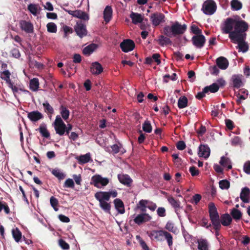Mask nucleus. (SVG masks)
<instances>
[{"instance_id": "f257e3e1", "label": "nucleus", "mask_w": 250, "mask_h": 250, "mask_svg": "<svg viewBox=\"0 0 250 250\" xmlns=\"http://www.w3.org/2000/svg\"><path fill=\"white\" fill-rule=\"evenodd\" d=\"M187 30V24H181L178 21H176L171 26L167 25L165 26L163 33L165 35L170 38L183 35Z\"/></svg>"}, {"instance_id": "f03ea898", "label": "nucleus", "mask_w": 250, "mask_h": 250, "mask_svg": "<svg viewBox=\"0 0 250 250\" xmlns=\"http://www.w3.org/2000/svg\"><path fill=\"white\" fill-rule=\"evenodd\" d=\"M249 25L243 20L236 21L235 22L234 30L229 35V39L246 36L245 32L248 30Z\"/></svg>"}, {"instance_id": "7ed1b4c3", "label": "nucleus", "mask_w": 250, "mask_h": 250, "mask_svg": "<svg viewBox=\"0 0 250 250\" xmlns=\"http://www.w3.org/2000/svg\"><path fill=\"white\" fill-rule=\"evenodd\" d=\"M6 81V83L8 86L12 89V91L16 97V94L18 91L23 92L25 94H29L30 92L24 89V86L19 81L15 80L12 81V79H4Z\"/></svg>"}, {"instance_id": "20e7f679", "label": "nucleus", "mask_w": 250, "mask_h": 250, "mask_svg": "<svg viewBox=\"0 0 250 250\" xmlns=\"http://www.w3.org/2000/svg\"><path fill=\"white\" fill-rule=\"evenodd\" d=\"M217 5L213 0H207L203 4L202 11L206 15H211L216 11Z\"/></svg>"}, {"instance_id": "39448f33", "label": "nucleus", "mask_w": 250, "mask_h": 250, "mask_svg": "<svg viewBox=\"0 0 250 250\" xmlns=\"http://www.w3.org/2000/svg\"><path fill=\"white\" fill-rule=\"evenodd\" d=\"M56 133L62 136L64 134L65 129H66V125L62 121L60 115L56 117L55 120L53 124Z\"/></svg>"}, {"instance_id": "423d86ee", "label": "nucleus", "mask_w": 250, "mask_h": 250, "mask_svg": "<svg viewBox=\"0 0 250 250\" xmlns=\"http://www.w3.org/2000/svg\"><path fill=\"white\" fill-rule=\"evenodd\" d=\"M109 182V179L104 178L101 175L96 174L91 178L90 185H93L97 188L106 186Z\"/></svg>"}, {"instance_id": "0eeeda50", "label": "nucleus", "mask_w": 250, "mask_h": 250, "mask_svg": "<svg viewBox=\"0 0 250 250\" xmlns=\"http://www.w3.org/2000/svg\"><path fill=\"white\" fill-rule=\"evenodd\" d=\"M95 198L99 202L100 207L106 213L110 214L111 204L107 202L109 200H106L103 197V195L100 194L99 191L94 195Z\"/></svg>"}, {"instance_id": "6e6552de", "label": "nucleus", "mask_w": 250, "mask_h": 250, "mask_svg": "<svg viewBox=\"0 0 250 250\" xmlns=\"http://www.w3.org/2000/svg\"><path fill=\"white\" fill-rule=\"evenodd\" d=\"M246 36L241 37L235 38L230 39L233 43L237 42L238 45L237 47L239 48V51L246 52L249 50V45L247 42H245Z\"/></svg>"}, {"instance_id": "1a4fd4ad", "label": "nucleus", "mask_w": 250, "mask_h": 250, "mask_svg": "<svg viewBox=\"0 0 250 250\" xmlns=\"http://www.w3.org/2000/svg\"><path fill=\"white\" fill-rule=\"evenodd\" d=\"M208 212L211 223L216 224V222L220 221L219 216L217 211L216 208L214 204L212 202H210L208 204Z\"/></svg>"}, {"instance_id": "9d476101", "label": "nucleus", "mask_w": 250, "mask_h": 250, "mask_svg": "<svg viewBox=\"0 0 250 250\" xmlns=\"http://www.w3.org/2000/svg\"><path fill=\"white\" fill-rule=\"evenodd\" d=\"M236 20L231 18H227L224 23V26L222 28L223 33L225 34H230L233 27H234L235 22Z\"/></svg>"}, {"instance_id": "9b49d317", "label": "nucleus", "mask_w": 250, "mask_h": 250, "mask_svg": "<svg viewBox=\"0 0 250 250\" xmlns=\"http://www.w3.org/2000/svg\"><path fill=\"white\" fill-rule=\"evenodd\" d=\"M74 29L80 38L86 36L87 34L86 25L82 21L77 22L74 26Z\"/></svg>"}, {"instance_id": "f8f14e48", "label": "nucleus", "mask_w": 250, "mask_h": 250, "mask_svg": "<svg viewBox=\"0 0 250 250\" xmlns=\"http://www.w3.org/2000/svg\"><path fill=\"white\" fill-rule=\"evenodd\" d=\"M192 44L197 48H202L205 45L206 40L203 35H195L192 37Z\"/></svg>"}, {"instance_id": "ddd939ff", "label": "nucleus", "mask_w": 250, "mask_h": 250, "mask_svg": "<svg viewBox=\"0 0 250 250\" xmlns=\"http://www.w3.org/2000/svg\"><path fill=\"white\" fill-rule=\"evenodd\" d=\"M134 42L130 39L124 40L120 45L122 50L124 52L131 51L135 48Z\"/></svg>"}, {"instance_id": "4468645a", "label": "nucleus", "mask_w": 250, "mask_h": 250, "mask_svg": "<svg viewBox=\"0 0 250 250\" xmlns=\"http://www.w3.org/2000/svg\"><path fill=\"white\" fill-rule=\"evenodd\" d=\"M165 15L162 13L156 12L150 16V20L153 25L157 26L164 21Z\"/></svg>"}, {"instance_id": "2eb2a0df", "label": "nucleus", "mask_w": 250, "mask_h": 250, "mask_svg": "<svg viewBox=\"0 0 250 250\" xmlns=\"http://www.w3.org/2000/svg\"><path fill=\"white\" fill-rule=\"evenodd\" d=\"M151 219V216L148 214L142 213L137 215L133 219V221L138 225H140L145 222L149 221Z\"/></svg>"}, {"instance_id": "dca6fc26", "label": "nucleus", "mask_w": 250, "mask_h": 250, "mask_svg": "<svg viewBox=\"0 0 250 250\" xmlns=\"http://www.w3.org/2000/svg\"><path fill=\"white\" fill-rule=\"evenodd\" d=\"M19 25L21 29L27 33H32L33 32V25L30 21L21 20L19 22Z\"/></svg>"}, {"instance_id": "f3484780", "label": "nucleus", "mask_w": 250, "mask_h": 250, "mask_svg": "<svg viewBox=\"0 0 250 250\" xmlns=\"http://www.w3.org/2000/svg\"><path fill=\"white\" fill-rule=\"evenodd\" d=\"M210 155V148L208 145H201L199 147L198 155L199 157L208 158Z\"/></svg>"}, {"instance_id": "a211bd4d", "label": "nucleus", "mask_w": 250, "mask_h": 250, "mask_svg": "<svg viewBox=\"0 0 250 250\" xmlns=\"http://www.w3.org/2000/svg\"><path fill=\"white\" fill-rule=\"evenodd\" d=\"M163 230H152L148 233V236L152 240H155L158 241L163 240Z\"/></svg>"}, {"instance_id": "6ab92c4d", "label": "nucleus", "mask_w": 250, "mask_h": 250, "mask_svg": "<svg viewBox=\"0 0 250 250\" xmlns=\"http://www.w3.org/2000/svg\"><path fill=\"white\" fill-rule=\"evenodd\" d=\"M118 179L121 183L130 187L133 182L130 176L127 174H119L118 175Z\"/></svg>"}, {"instance_id": "aec40b11", "label": "nucleus", "mask_w": 250, "mask_h": 250, "mask_svg": "<svg viewBox=\"0 0 250 250\" xmlns=\"http://www.w3.org/2000/svg\"><path fill=\"white\" fill-rule=\"evenodd\" d=\"M250 194V189L248 187L243 188L240 193V198L243 202L248 203L250 202L249 195Z\"/></svg>"}, {"instance_id": "412c9836", "label": "nucleus", "mask_w": 250, "mask_h": 250, "mask_svg": "<svg viewBox=\"0 0 250 250\" xmlns=\"http://www.w3.org/2000/svg\"><path fill=\"white\" fill-rule=\"evenodd\" d=\"M217 66L223 70L226 69L229 66V61L224 57H219L216 60Z\"/></svg>"}, {"instance_id": "4be33fe9", "label": "nucleus", "mask_w": 250, "mask_h": 250, "mask_svg": "<svg viewBox=\"0 0 250 250\" xmlns=\"http://www.w3.org/2000/svg\"><path fill=\"white\" fill-rule=\"evenodd\" d=\"M27 117L32 122H36L42 119L43 116L41 112L37 110L29 112L27 114Z\"/></svg>"}, {"instance_id": "5701e85b", "label": "nucleus", "mask_w": 250, "mask_h": 250, "mask_svg": "<svg viewBox=\"0 0 250 250\" xmlns=\"http://www.w3.org/2000/svg\"><path fill=\"white\" fill-rule=\"evenodd\" d=\"M132 22L134 24L141 23L144 20V17L141 14L132 12L130 14Z\"/></svg>"}, {"instance_id": "b1692460", "label": "nucleus", "mask_w": 250, "mask_h": 250, "mask_svg": "<svg viewBox=\"0 0 250 250\" xmlns=\"http://www.w3.org/2000/svg\"><path fill=\"white\" fill-rule=\"evenodd\" d=\"M112 9L110 6H106L104 11V19L106 23L111 20L112 16Z\"/></svg>"}, {"instance_id": "393cba45", "label": "nucleus", "mask_w": 250, "mask_h": 250, "mask_svg": "<svg viewBox=\"0 0 250 250\" xmlns=\"http://www.w3.org/2000/svg\"><path fill=\"white\" fill-rule=\"evenodd\" d=\"M220 221V224H221L223 226H228L231 224L232 222V218L229 214L228 213H225L221 215Z\"/></svg>"}, {"instance_id": "a878e982", "label": "nucleus", "mask_w": 250, "mask_h": 250, "mask_svg": "<svg viewBox=\"0 0 250 250\" xmlns=\"http://www.w3.org/2000/svg\"><path fill=\"white\" fill-rule=\"evenodd\" d=\"M115 208L119 213L123 214L125 212L123 202L120 199L116 198L114 200Z\"/></svg>"}, {"instance_id": "bb28decb", "label": "nucleus", "mask_w": 250, "mask_h": 250, "mask_svg": "<svg viewBox=\"0 0 250 250\" xmlns=\"http://www.w3.org/2000/svg\"><path fill=\"white\" fill-rule=\"evenodd\" d=\"M103 68L102 65L98 62L92 63L90 67V71L94 74H99L103 72Z\"/></svg>"}, {"instance_id": "cd10ccee", "label": "nucleus", "mask_w": 250, "mask_h": 250, "mask_svg": "<svg viewBox=\"0 0 250 250\" xmlns=\"http://www.w3.org/2000/svg\"><path fill=\"white\" fill-rule=\"evenodd\" d=\"M100 194L103 195V197L106 200H109L111 197L115 198L117 197L118 193L116 190L110 191H99Z\"/></svg>"}, {"instance_id": "c85d7f7f", "label": "nucleus", "mask_w": 250, "mask_h": 250, "mask_svg": "<svg viewBox=\"0 0 250 250\" xmlns=\"http://www.w3.org/2000/svg\"><path fill=\"white\" fill-rule=\"evenodd\" d=\"M27 9L34 16H37L41 9L39 4L32 3L28 5Z\"/></svg>"}, {"instance_id": "c756f323", "label": "nucleus", "mask_w": 250, "mask_h": 250, "mask_svg": "<svg viewBox=\"0 0 250 250\" xmlns=\"http://www.w3.org/2000/svg\"><path fill=\"white\" fill-rule=\"evenodd\" d=\"M97 46L95 43H91L83 49V53L85 55L89 56L97 48Z\"/></svg>"}, {"instance_id": "7c9ffc66", "label": "nucleus", "mask_w": 250, "mask_h": 250, "mask_svg": "<svg viewBox=\"0 0 250 250\" xmlns=\"http://www.w3.org/2000/svg\"><path fill=\"white\" fill-rule=\"evenodd\" d=\"M79 164L82 165L89 162L91 159L90 153H87L84 155H82L77 158Z\"/></svg>"}, {"instance_id": "2f4dec72", "label": "nucleus", "mask_w": 250, "mask_h": 250, "mask_svg": "<svg viewBox=\"0 0 250 250\" xmlns=\"http://www.w3.org/2000/svg\"><path fill=\"white\" fill-rule=\"evenodd\" d=\"M60 114L64 121H66L68 119L70 111L64 105H61L60 107Z\"/></svg>"}, {"instance_id": "473e14b6", "label": "nucleus", "mask_w": 250, "mask_h": 250, "mask_svg": "<svg viewBox=\"0 0 250 250\" xmlns=\"http://www.w3.org/2000/svg\"><path fill=\"white\" fill-rule=\"evenodd\" d=\"M36 130H38L42 136L45 138H48L50 137V133L47 129L46 125L44 124H41Z\"/></svg>"}, {"instance_id": "72a5a7b5", "label": "nucleus", "mask_w": 250, "mask_h": 250, "mask_svg": "<svg viewBox=\"0 0 250 250\" xmlns=\"http://www.w3.org/2000/svg\"><path fill=\"white\" fill-rule=\"evenodd\" d=\"M205 91L208 93L210 92V93H215L217 92L219 89V85L218 83H214L209 86H207L204 87Z\"/></svg>"}, {"instance_id": "f704fd0d", "label": "nucleus", "mask_w": 250, "mask_h": 250, "mask_svg": "<svg viewBox=\"0 0 250 250\" xmlns=\"http://www.w3.org/2000/svg\"><path fill=\"white\" fill-rule=\"evenodd\" d=\"M42 105L44 112L46 113L48 116H51L52 115L54 114V108L48 102L43 103Z\"/></svg>"}, {"instance_id": "c9c22d12", "label": "nucleus", "mask_w": 250, "mask_h": 250, "mask_svg": "<svg viewBox=\"0 0 250 250\" xmlns=\"http://www.w3.org/2000/svg\"><path fill=\"white\" fill-rule=\"evenodd\" d=\"M167 240L168 246L170 249H171L173 245V237L172 235L168 232L164 230L163 234V238Z\"/></svg>"}, {"instance_id": "e433bc0d", "label": "nucleus", "mask_w": 250, "mask_h": 250, "mask_svg": "<svg viewBox=\"0 0 250 250\" xmlns=\"http://www.w3.org/2000/svg\"><path fill=\"white\" fill-rule=\"evenodd\" d=\"M29 88L32 91H37L39 88V82L38 79H30L29 82Z\"/></svg>"}, {"instance_id": "4c0bfd02", "label": "nucleus", "mask_w": 250, "mask_h": 250, "mask_svg": "<svg viewBox=\"0 0 250 250\" xmlns=\"http://www.w3.org/2000/svg\"><path fill=\"white\" fill-rule=\"evenodd\" d=\"M219 163L223 167H226L228 169L232 168V166L230 164V160L229 158L222 156L221 158Z\"/></svg>"}, {"instance_id": "58836bf2", "label": "nucleus", "mask_w": 250, "mask_h": 250, "mask_svg": "<svg viewBox=\"0 0 250 250\" xmlns=\"http://www.w3.org/2000/svg\"><path fill=\"white\" fill-rule=\"evenodd\" d=\"M232 218L235 220H239L242 216V212L237 208H233L230 212Z\"/></svg>"}, {"instance_id": "ea45409f", "label": "nucleus", "mask_w": 250, "mask_h": 250, "mask_svg": "<svg viewBox=\"0 0 250 250\" xmlns=\"http://www.w3.org/2000/svg\"><path fill=\"white\" fill-rule=\"evenodd\" d=\"M168 37H165L161 35L159 39V44L161 46H164L168 44H171L172 42Z\"/></svg>"}, {"instance_id": "a19ab883", "label": "nucleus", "mask_w": 250, "mask_h": 250, "mask_svg": "<svg viewBox=\"0 0 250 250\" xmlns=\"http://www.w3.org/2000/svg\"><path fill=\"white\" fill-rule=\"evenodd\" d=\"M231 8L233 10H239L242 7V3L238 0H232L230 2Z\"/></svg>"}, {"instance_id": "79ce46f5", "label": "nucleus", "mask_w": 250, "mask_h": 250, "mask_svg": "<svg viewBox=\"0 0 250 250\" xmlns=\"http://www.w3.org/2000/svg\"><path fill=\"white\" fill-rule=\"evenodd\" d=\"M188 100L185 96L180 97L178 101V107L181 109L188 106Z\"/></svg>"}, {"instance_id": "37998d69", "label": "nucleus", "mask_w": 250, "mask_h": 250, "mask_svg": "<svg viewBox=\"0 0 250 250\" xmlns=\"http://www.w3.org/2000/svg\"><path fill=\"white\" fill-rule=\"evenodd\" d=\"M51 173L60 180L63 179L65 177V174L59 169H52Z\"/></svg>"}, {"instance_id": "c03bdc74", "label": "nucleus", "mask_w": 250, "mask_h": 250, "mask_svg": "<svg viewBox=\"0 0 250 250\" xmlns=\"http://www.w3.org/2000/svg\"><path fill=\"white\" fill-rule=\"evenodd\" d=\"M12 235L17 242H19L21 238V232L17 228L12 230Z\"/></svg>"}, {"instance_id": "a18cd8bd", "label": "nucleus", "mask_w": 250, "mask_h": 250, "mask_svg": "<svg viewBox=\"0 0 250 250\" xmlns=\"http://www.w3.org/2000/svg\"><path fill=\"white\" fill-rule=\"evenodd\" d=\"M168 201L170 205L175 208L177 211L180 208V202L176 200L173 197H171L168 199Z\"/></svg>"}, {"instance_id": "49530a36", "label": "nucleus", "mask_w": 250, "mask_h": 250, "mask_svg": "<svg viewBox=\"0 0 250 250\" xmlns=\"http://www.w3.org/2000/svg\"><path fill=\"white\" fill-rule=\"evenodd\" d=\"M142 202L144 203H142V205H143V206H145L144 203H146V206H147V208H148V209H149L150 210H151L152 211H154L156 209V208H157L156 204L152 201L147 200H145V201H144Z\"/></svg>"}, {"instance_id": "de8ad7c7", "label": "nucleus", "mask_w": 250, "mask_h": 250, "mask_svg": "<svg viewBox=\"0 0 250 250\" xmlns=\"http://www.w3.org/2000/svg\"><path fill=\"white\" fill-rule=\"evenodd\" d=\"M198 243V248L199 250H208V242L206 240H199Z\"/></svg>"}, {"instance_id": "09e8293b", "label": "nucleus", "mask_w": 250, "mask_h": 250, "mask_svg": "<svg viewBox=\"0 0 250 250\" xmlns=\"http://www.w3.org/2000/svg\"><path fill=\"white\" fill-rule=\"evenodd\" d=\"M143 130L146 133H150L152 131V127L150 121L146 120L143 124Z\"/></svg>"}, {"instance_id": "8fccbe9b", "label": "nucleus", "mask_w": 250, "mask_h": 250, "mask_svg": "<svg viewBox=\"0 0 250 250\" xmlns=\"http://www.w3.org/2000/svg\"><path fill=\"white\" fill-rule=\"evenodd\" d=\"M47 30L50 33H56L57 31V27L56 24L54 22H49L46 25Z\"/></svg>"}, {"instance_id": "3c124183", "label": "nucleus", "mask_w": 250, "mask_h": 250, "mask_svg": "<svg viewBox=\"0 0 250 250\" xmlns=\"http://www.w3.org/2000/svg\"><path fill=\"white\" fill-rule=\"evenodd\" d=\"M165 229L169 231L174 233L177 230L176 228L174 227V223L170 221H169L167 223Z\"/></svg>"}, {"instance_id": "603ef678", "label": "nucleus", "mask_w": 250, "mask_h": 250, "mask_svg": "<svg viewBox=\"0 0 250 250\" xmlns=\"http://www.w3.org/2000/svg\"><path fill=\"white\" fill-rule=\"evenodd\" d=\"M231 144L232 146H241L242 145V141L241 138L238 136H235L231 139Z\"/></svg>"}, {"instance_id": "864d4df0", "label": "nucleus", "mask_w": 250, "mask_h": 250, "mask_svg": "<svg viewBox=\"0 0 250 250\" xmlns=\"http://www.w3.org/2000/svg\"><path fill=\"white\" fill-rule=\"evenodd\" d=\"M211 223L212 224V226H213V229L215 230V235L216 236V238L217 239L219 240V236L220 235L219 231L221 228V226L220 224V221L216 222V224H215V223Z\"/></svg>"}, {"instance_id": "5fc2aeb1", "label": "nucleus", "mask_w": 250, "mask_h": 250, "mask_svg": "<svg viewBox=\"0 0 250 250\" xmlns=\"http://www.w3.org/2000/svg\"><path fill=\"white\" fill-rule=\"evenodd\" d=\"M219 187L222 189H227L229 188L230 183L227 180H222L219 182Z\"/></svg>"}, {"instance_id": "6e6d98bb", "label": "nucleus", "mask_w": 250, "mask_h": 250, "mask_svg": "<svg viewBox=\"0 0 250 250\" xmlns=\"http://www.w3.org/2000/svg\"><path fill=\"white\" fill-rule=\"evenodd\" d=\"M50 203L53 209L56 211H58V208L57 206L59 204L58 199L54 196H51L50 199Z\"/></svg>"}, {"instance_id": "4d7b16f0", "label": "nucleus", "mask_w": 250, "mask_h": 250, "mask_svg": "<svg viewBox=\"0 0 250 250\" xmlns=\"http://www.w3.org/2000/svg\"><path fill=\"white\" fill-rule=\"evenodd\" d=\"M232 84L234 88L238 89L244 85V83L241 79H233Z\"/></svg>"}, {"instance_id": "13d9d810", "label": "nucleus", "mask_w": 250, "mask_h": 250, "mask_svg": "<svg viewBox=\"0 0 250 250\" xmlns=\"http://www.w3.org/2000/svg\"><path fill=\"white\" fill-rule=\"evenodd\" d=\"M75 184L73 180L70 178H68L66 180L64 184L63 187L67 188H74Z\"/></svg>"}, {"instance_id": "bf43d9fd", "label": "nucleus", "mask_w": 250, "mask_h": 250, "mask_svg": "<svg viewBox=\"0 0 250 250\" xmlns=\"http://www.w3.org/2000/svg\"><path fill=\"white\" fill-rule=\"evenodd\" d=\"M59 245L64 250H68L70 248L69 245L62 239L59 240Z\"/></svg>"}, {"instance_id": "052dcab7", "label": "nucleus", "mask_w": 250, "mask_h": 250, "mask_svg": "<svg viewBox=\"0 0 250 250\" xmlns=\"http://www.w3.org/2000/svg\"><path fill=\"white\" fill-rule=\"evenodd\" d=\"M65 11L67 12L69 15L78 18H79L80 14L82 13V11L80 10L72 11L65 9Z\"/></svg>"}, {"instance_id": "680f3d73", "label": "nucleus", "mask_w": 250, "mask_h": 250, "mask_svg": "<svg viewBox=\"0 0 250 250\" xmlns=\"http://www.w3.org/2000/svg\"><path fill=\"white\" fill-rule=\"evenodd\" d=\"M191 32L196 35H202V30L196 25H193L190 27Z\"/></svg>"}, {"instance_id": "e2e57ef3", "label": "nucleus", "mask_w": 250, "mask_h": 250, "mask_svg": "<svg viewBox=\"0 0 250 250\" xmlns=\"http://www.w3.org/2000/svg\"><path fill=\"white\" fill-rule=\"evenodd\" d=\"M63 29L64 31V38H67L68 34H71L73 32V29L67 25L63 26Z\"/></svg>"}, {"instance_id": "0e129e2a", "label": "nucleus", "mask_w": 250, "mask_h": 250, "mask_svg": "<svg viewBox=\"0 0 250 250\" xmlns=\"http://www.w3.org/2000/svg\"><path fill=\"white\" fill-rule=\"evenodd\" d=\"M189 171L192 176H197L199 174V170L194 166L190 167Z\"/></svg>"}, {"instance_id": "69168bd1", "label": "nucleus", "mask_w": 250, "mask_h": 250, "mask_svg": "<svg viewBox=\"0 0 250 250\" xmlns=\"http://www.w3.org/2000/svg\"><path fill=\"white\" fill-rule=\"evenodd\" d=\"M157 213L160 217H165L166 215V209L164 207H159L157 210Z\"/></svg>"}, {"instance_id": "338daca9", "label": "nucleus", "mask_w": 250, "mask_h": 250, "mask_svg": "<svg viewBox=\"0 0 250 250\" xmlns=\"http://www.w3.org/2000/svg\"><path fill=\"white\" fill-rule=\"evenodd\" d=\"M176 147L178 150H183L186 148V144L183 141H179L176 144Z\"/></svg>"}, {"instance_id": "774afa93", "label": "nucleus", "mask_w": 250, "mask_h": 250, "mask_svg": "<svg viewBox=\"0 0 250 250\" xmlns=\"http://www.w3.org/2000/svg\"><path fill=\"white\" fill-rule=\"evenodd\" d=\"M244 171L247 174H250V161H248L244 164Z\"/></svg>"}]
</instances>
